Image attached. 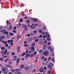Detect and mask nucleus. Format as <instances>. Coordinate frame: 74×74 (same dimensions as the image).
Returning <instances> with one entry per match:
<instances>
[{
	"label": "nucleus",
	"mask_w": 74,
	"mask_h": 74,
	"mask_svg": "<svg viewBox=\"0 0 74 74\" xmlns=\"http://www.w3.org/2000/svg\"><path fill=\"white\" fill-rule=\"evenodd\" d=\"M47 41H50V39L48 38L47 39Z\"/></svg>",
	"instance_id": "59"
},
{
	"label": "nucleus",
	"mask_w": 74,
	"mask_h": 74,
	"mask_svg": "<svg viewBox=\"0 0 74 74\" xmlns=\"http://www.w3.org/2000/svg\"><path fill=\"white\" fill-rule=\"evenodd\" d=\"M10 47L11 46H10V45H9L8 46V48L9 49H11V48H10Z\"/></svg>",
	"instance_id": "49"
},
{
	"label": "nucleus",
	"mask_w": 74,
	"mask_h": 74,
	"mask_svg": "<svg viewBox=\"0 0 74 74\" xmlns=\"http://www.w3.org/2000/svg\"><path fill=\"white\" fill-rule=\"evenodd\" d=\"M44 71V69H43V68H40V72H42Z\"/></svg>",
	"instance_id": "9"
},
{
	"label": "nucleus",
	"mask_w": 74,
	"mask_h": 74,
	"mask_svg": "<svg viewBox=\"0 0 74 74\" xmlns=\"http://www.w3.org/2000/svg\"><path fill=\"white\" fill-rule=\"evenodd\" d=\"M13 32L14 33H16V31H15V30H14L13 31Z\"/></svg>",
	"instance_id": "43"
},
{
	"label": "nucleus",
	"mask_w": 74,
	"mask_h": 74,
	"mask_svg": "<svg viewBox=\"0 0 74 74\" xmlns=\"http://www.w3.org/2000/svg\"><path fill=\"white\" fill-rule=\"evenodd\" d=\"M20 67L23 69L24 68V65L23 64L21 65L20 66Z\"/></svg>",
	"instance_id": "15"
},
{
	"label": "nucleus",
	"mask_w": 74,
	"mask_h": 74,
	"mask_svg": "<svg viewBox=\"0 0 74 74\" xmlns=\"http://www.w3.org/2000/svg\"><path fill=\"white\" fill-rule=\"evenodd\" d=\"M0 60H1V61H3V58H0Z\"/></svg>",
	"instance_id": "30"
},
{
	"label": "nucleus",
	"mask_w": 74,
	"mask_h": 74,
	"mask_svg": "<svg viewBox=\"0 0 74 74\" xmlns=\"http://www.w3.org/2000/svg\"><path fill=\"white\" fill-rule=\"evenodd\" d=\"M48 49H49V50H50L52 52H53V49H52V47L51 46H49L48 47Z\"/></svg>",
	"instance_id": "2"
},
{
	"label": "nucleus",
	"mask_w": 74,
	"mask_h": 74,
	"mask_svg": "<svg viewBox=\"0 0 74 74\" xmlns=\"http://www.w3.org/2000/svg\"><path fill=\"white\" fill-rule=\"evenodd\" d=\"M28 51H29V50H27V51H25L26 53H28Z\"/></svg>",
	"instance_id": "53"
},
{
	"label": "nucleus",
	"mask_w": 74,
	"mask_h": 74,
	"mask_svg": "<svg viewBox=\"0 0 74 74\" xmlns=\"http://www.w3.org/2000/svg\"><path fill=\"white\" fill-rule=\"evenodd\" d=\"M24 46L25 47H29V45L27 44L24 45Z\"/></svg>",
	"instance_id": "17"
},
{
	"label": "nucleus",
	"mask_w": 74,
	"mask_h": 74,
	"mask_svg": "<svg viewBox=\"0 0 74 74\" xmlns=\"http://www.w3.org/2000/svg\"><path fill=\"white\" fill-rule=\"evenodd\" d=\"M47 37H49V34L47 35Z\"/></svg>",
	"instance_id": "55"
},
{
	"label": "nucleus",
	"mask_w": 74,
	"mask_h": 74,
	"mask_svg": "<svg viewBox=\"0 0 74 74\" xmlns=\"http://www.w3.org/2000/svg\"><path fill=\"white\" fill-rule=\"evenodd\" d=\"M48 74L51 73V71H49L48 72Z\"/></svg>",
	"instance_id": "41"
},
{
	"label": "nucleus",
	"mask_w": 74,
	"mask_h": 74,
	"mask_svg": "<svg viewBox=\"0 0 74 74\" xmlns=\"http://www.w3.org/2000/svg\"><path fill=\"white\" fill-rule=\"evenodd\" d=\"M7 57V56H4V58H6Z\"/></svg>",
	"instance_id": "57"
},
{
	"label": "nucleus",
	"mask_w": 74,
	"mask_h": 74,
	"mask_svg": "<svg viewBox=\"0 0 74 74\" xmlns=\"http://www.w3.org/2000/svg\"><path fill=\"white\" fill-rule=\"evenodd\" d=\"M12 28V25H11L10 26V29H11Z\"/></svg>",
	"instance_id": "50"
},
{
	"label": "nucleus",
	"mask_w": 74,
	"mask_h": 74,
	"mask_svg": "<svg viewBox=\"0 0 74 74\" xmlns=\"http://www.w3.org/2000/svg\"><path fill=\"white\" fill-rule=\"evenodd\" d=\"M51 60V57H49L48 58V60Z\"/></svg>",
	"instance_id": "46"
},
{
	"label": "nucleus",
	"mask_w": 74,
	"mask_h": 74,
	"mask_svg": "<svg viewBox=\"0 0 74 74\" xmlns=\"http://www.w3.org/2000/svg\"><path fill=\"white\" fill-rule=\"evenodd\" d=\"M16 71H21L22 69H15Z\"/></svg>",
	"instance_id": "8"
},
{
	"label": "nucleus",
	"mask_w": 74,
	"mask_h": 74,
	"mask_svg": "<svg viewBox=\"0 0 74 74\" xmlns=\"http://www.w3.org/2000/svg\"><path fill=\"white\" fill-rule=\"evenodd\" d=\"M49 65L51 67H53V63H51L49 64Z\"/></svg>",
	"instance_id": "16"
},
{
	"label": "nucleus",
	"mask_w": 74,
	"mask_h": 74,
	"mask_svg": "<svg viewBox=\"0 0 74 74\" xmlns=\"http://www.w3.org/2000/svg\"><path fill=\"white\" fill-rule=\"evenodd\" d=\"M13 43H10V45H13Z\"/></svg>",
	"instance_id": "63"
},
{
	"label": "nucleus",
	"mask_w": 74,
	"mask_h": 74,
	"mask_svg": "<svg viewBox=\"0 0 74 74\" xmlns=\"http://www.w3.org/2000/svg\"><path fill=\"white\" fill-rule=\"evenodd\" d=\"M51 66H50V65L49 64V65H48L47 66V67L48 68H50V67H51Z\"/></svg>",
	"instance_id": "39"
},
{
	"label": "nucleus",
	"mask_w": 74,
	"mask_h": 74,
	"mask_svg": "<svg viewBox=\"0 0 74 74\" xmlns=\"http://www.w3.org/2000/svg\"><path fill=\"white\" fill-rule=\"evenodd\" d=\"M29 56H30V54H27L26 56V58H27V57H29Z\"/></svg>",
	"instance_id": "21"
},
{
	"label": "nucleus",
	"mask_w": 74,
	"mask_h": 74,
	"mask_svg": "<svg viewBox=\"0 0 74 74\" xmlns=\"http://www.w3.org/2000/svg\"><path fill=\"white\" fill-rule=\"evenodd\" d=\"M7 50H5L4 52V54L5 55H6L7 53Z\"/></svg>",
	"instance_id": "22"
},
{
	"label": "nucleus",
	"mask_w": 74,
	"mask_h": 74,
	"mask_svg": "<svg viewBox=\"0 0 74 74\" xmlns=\"http://www.w3.org/2000/svg\"><path fill=\"white\" fill-rule=\"evenodd\" d=\"M9 34L10 36H12L14 35V34L12 33H10Z\"/></svg>",
	"instance_id": "25"
},
{
	"label": "nucleus",
	"mask_w": 74,
	"mask_h": 74,
	"mask_svg": "<svg viewBox=\"0 0 74 74\" xmlns=\"http://www.w3.org/2000/svg\"><path fill=\"white\" fill-rule=\"evenodd\" d=\"M25 30H27V27H25Z\"/></svg>",
	"instance_id": "51"
},
{
	"label": "nucleus",
	"mask_w": 74,
	"mask_h": 74,
	"mask_svg": "<svg viewBox=\"0 0 74 74\" xmlns=\"http://www.w3.org/2000/svg\"><path fill=\"white\" fill-rule=\"evenodd\" d=\"M26 22L27 23V24H29V23H30V20H27L26 21Z\"/></svg>",
	"instance_id": "10"
},
{
	"label": "nucleus",
	"mask_w": 74,
	"mask_h": 74,
	"mask_svg": "<svg viewBox=\"0 0 74 74\" xmlns=\"http://www.w3.org/2000/svg\"><path fill=\"white\" fill-rule=\"evenodd\" d=\"M20 37V36H19V35H18L17 36V41H18L19 40V37Z\"/></svg>",
	"instance_id": "13"
},
{
	"label": "nucleus",
	"mask_w": 74,
	"mask_h": 74,
	"mask_svg": "<svg viewBox=\"0 0 74 74\" xmlns=\"http://www.w3.org/2000/svg\"><path fill=\"white\" fill-rule=\"evenodd\" d=\"M6 70H7V69L5 67H3L2 68V71H5Z\"/></svg>",
	"instance_id": "5"
},
{
	"label": "nucleus",
	"mask_w": 74,
	"mask_h": 74,
	"mask_svg": "<svg viewBox=\"0 0 74 74\" xmlns=\"http://www.w3.org/2000/svg\"><path fill=\"white\" fill-rule=\"evenodd\" d=\"M38 51L39 52V53H41V52H42V50H38Z\"/></svg>",
	"instance_id": "26"
},
{
	"label": "nucleus",
	"mask_w": 74,
	"mask_h": 74,
	"mask_svg": "<svg viewBox=\"0 0 74 74\" xmlns=\"http://www.w3.org/2000/svg\"><path fill=\"white\" fill-rule=\"evenodd\" d=\"M34 55H33V54H31L30 55V57H31V58H32V56H34Z\"/></svg>",
	"instance_id": "35"
},
{
	"label": "nucleus",
	"mask_w": 74,
	"mask_h": 74,
	"mask_svg": "<svg viewBox=\"0 0 74 74\" xmlns=\"http://www.w3.org/2000/svg\"><path fill=\"white\" fill-rule=\"evenodd\" d=\"M43 55L45 56H47L48 55V52L47 51H45L43 53Z\"/></svg>",
	"instance_id": "1"
},
{
	"label": "nucleus",
	"mask_w": 74,
	"mask_h": 74,
	"mask_svg": "<svg viewBox=\"0 0 74 74\" xmlns=\"http://www.w3.org/2000/svg\"><path fill=\"white\" fill-rule=\"evenodd\" d=\"M5 65L6 67H11V66L8 64H6Z\"/></svg>",
	"instance_id": "12"
},
{
	"label": "nucleus",
	"mask_w": 74,
	"mask_h": 74,
	"mask_svg": "<svg viewBox=\"0 0 74 74\" xmlns=\"http://www.w3.org/2000/svg\"><path fill=\"white\" fill-rule=\"evenodd\" d=\"M24 34H25V31H23L22 33V35H23Z\"/></svg>",
	"instance_id": "45"
},
{
	"label": "nucleus",
	"mask_w": 74,
	"mask_h": 74,
	"mask_svg": "<svg viewBox=\"0 0 74 74\" xmlns=\"http://www.w3.org/2000/svg\"><path fill=\"white\" fill-rule=\"evenodd\" d=\"M26 55V53H24L22 54L21 56H24V55Z\"/></svg>",
	"instance_id": "27"
},
{
	"label": "nucleus",
	"mask_w": 74,
	"mask_h": 74,
	"mask_svg": "<svg viewBox=\"0 0 74 74\" xmlns=\"http://www.w3.org/2000/svg\"><path fill=\"white\" fill-rule=\"evenodd\" d=\"M5 47H8V44H6L5 45Z\"/></svg>",
	"instance_id": "38"
},
{
	"label": "nucleus",
	"mask_w": 74,
	"mask_h": 74,
	"mask_svg": "<svg viewBox=\"0 0 74 74\" xmlns=\"http://www.w3.org/2000/svg\"><path fill=\"white\" fill-rule=\"evenodd\" d=\"M38 39H36L35 40V41H36V42H38Z\"/></svg>",
	"instance_id": "42"
},
{
	"label": "nucleus",
	"mask_w": 74,
	"mask_h": 74,
	"mask_svg": "<svg viewBox=\"0 0 74 74\" xmlns=\"http://www.w3.org/2000/svg\"><path fill=\"white\" fill-rule=\"evenodd\" d=\"M11 71H12V72H15V70H14V69H12L11 70Z\"/></svg>",
	"instance_id": "36"
},
{
	"label": "nucleus",
	"mask_w": 74,
	"mask_h": 74,
	"mask_svg": "<svg viewBox=\"0 0 74 74\" xmlns=\"http://www.w3.org/2000/svg\"><path fill=\"white\" fill-rule=\"evenodd\" d=\"M14 59L12 60V61H15L16 60V56H14Z\"/></svg>",
	"instance_id": "4"
},
{
	"label": "nucleus",
	"mask_w": 74,
	"mask_h": 74,
	"mask_svg": "<svg viewBox=\"0 0 74 74\" xmlns=\"http://www.w3.org/2000/svg\"><path fill=\"white\" fill-rule=\"evenodd\" d=\"M39 33H42V30H39Z\"/></svg>",
	"instance_id": "40"
},
{
	"label": "nucleus",
	"mask_w": 74,
	"mask_h": 74,
	"mask_svg": "<svg viewBox=\"0 0 74 74\" xmlns=\"http://www.w3.org/2000/svg\"><path fill=\"white\" fill-rule=\"evenodd\" d=\"M45 37H46V35H44V36H43V38H45Z\"/></svg>",
	"instance_id": "58"
},
{
	"label": "nucleus",
	"mask_w": 74,
	"mask_h": 74,
	"mask_svg": "<svg viewBox=\"0 0 74 74\" xmlns=\"http://www.w3.org/2000/svg\"><path fill=\"white\" fill-rule=\"evenodd\" d=\"M1 39H2V40L4 39V38H5V35H4L3 36L1 37Z\"/></svg>",
	"instance_id": "14"
},
{
	"label": "nucleus",
	"mask_w": 74,
	"mask_h": 74,
	"mask_svg": "<svg viewBox=\"0 0 74 74\" xmlns=\"http://www.w3.org/2000/svg\"><path fill=\"white\" fill-rule=\"evenodd\" d=\"M14 29H16V27H14Z\"/></svg>",
	"instance_id": "61"
},
{
	"label": "nucleus",
	"mask_w": 74,
	"mask_h": 74,
	"mask_svg": "<svg viewBox=\"0 0 74 74\" xmlns=\"http://www.w3.org/2000/svg\"><path fill=\"white\" fill-rule=\"evenodd\" d=\"M20 22H23V19H22L21 18L20 20Z\"/></svg>",
	"instance_id": "44"
},
{
	"label": "nucleus",
	"mask_w": 74,
	"mask_h": 74,
	"mask_svg": "<svg viewBox=\"0 0 74 74\" xmlns=\"http://www.w3.org/2000/svg\"><path fill=\"white\" fill-rule=\"evenodd\" d=\"M35 44H36V42H35L34 43H33L31 45V46H35Z\"/></svg>",
	"instance_id": "20"
},
{
	"label": "nucleus",
	"mask_w": 74,
	"mask_h": 74,
	"mask_svg": "<svg viewBox=\"0 0 74 74\" xmlns=\"http://www.w3.org/2000/svg\"><path fill=\"white\" fill-rule=\"evenodd\" d=\"M37 19H34L33 20V22H37Z\"/></svg>",
	"instance_id": "24"
},
{
	"label": "nucleus",
	"mask_w": 74,
	"mask_h": 74,
	"mask_svg": "<svg viewBox=\"0 0 74 74\" xmlns=\"http://www.w3.org/2000/svg\"><path fill=\"white\" fill-rule=\"evenodd\" d=\"M47 58L45 59H44L45 61H47Z\"/></svg>",
	"instance_id": "62"
},
{
	"label": "nucleus",
	"mask_w": 74,
	"mask_h": 74,
	"mask_svg": "<svg viewBox=\"0 0 74 74\" xmlns=\"http://www.w3.org/2000/svg\"><path fill=\"white\" fill-rule=\"evenodd\" d=\"M12 53V55H15V53L12 52V53Z\"/></svg>",
	"instance_id": "37"
},
{
	"label": "nucleus",
	"mask_w": 74,
	"mask_h": 74,
	"mask_svg": "<svg viewBox=\"0 0 74 74\" xmlns=\"http://www.w3.org/2000/svg\"><path fill=\"white\" fill-rule=\"evenodd\" d=\"M8 43L9 44H10V42H11V40H8Z\"/></svg>",
	"instance_id": "33"
},
{
	"label": "nucleus",
	"mask_w": 74,
	"mask_h": 74,
	"mask_svg": "<svg viewBox=\"0 0 74 74\" xmlns=\"http://www.w3.org/2000/svg\"><path fill=\"white\" fill-rule=\"evenodd\" d=\"M1 41H2V43H4V42H5L4 41L2 40Z\"/></svg>",
	"instance_id": "64"
},
{
	"label": "nucleus",
	"mask_w": 74,
	"mask_h": 74,
	"mask_svg": "<svg viewBox=\"0 0 74 74\" xmlns=\"http://www.w3.org/2000/svg\"><path fill=\"white\" fill-rule=\"evenodd\" d=\"M39 37H40V38H41V37H42V35H40L39 36Z\"/></svg>",
	"instance_id": "48"
},
{
	"label": "nucleus",
	"mask_w": 74,
	"mask_h": 74,
	"mask_svg": "<svg viewBox=\"0 0 74 74\" xmlns=\"http://www.w3.org/2000/svg\"><path fill=\"white\" fill-rule=\"evenodd\" d=\"M16 26H17V27H20V26H20L19 25V24H18Z\"/></svg>",
	"instance_id": "34"
},
{
	"label": "nucleus",
	"mask_w": 74,
	"mask_h": 74,
	"mask_svg": "<svg viewBox=\"0 0 74 74\" xmlns=\"http://www.w3.org/2000/svg\"><path fill=\"white\" fill-rule=\"evenodd\" d=\"M24 69L25 70H29V67L25 66Z\"/></svg>",
	"instance_id": "11"
},
{
	"label": "nucleus",
	"mask_w": 74,
	"mask_h": 74,
	"mask_svg": "<svg viewBox=\"0 0 74 74\" xmlns=\"http://www.w3.org/2000/svg\"><path fill=\"white\" fill-rule=\"evenodd\" d=\"M15 74H22L20 72L16 71L15 72Z\"/></svg>",
	"instance_id": "6"
},
{
	"label": "nucleus",
	"mask_w": 74,
	"mask_h": 74,
	"mask_svg": "<svg viewBox=\"0 0 74 74\" xmlns=\"http://www.w3.org/2000/svg\"><path fill=\"white\" fill-rule=\"evenodd\" d=\"M31 49L32 50V52H34V50H35L34 47H31Z\"/></svg>",
	"instance_id": "3"
},
{
	"label": "nucleus",
	"mask_w": 74,
	"mask_h": 74,
	"mask_svg": "<svg viewBox=\"0 0 74 74\" xmlns=\"http://www.w3.org/2000/svg\"><path fill=\"white\" fill-rule=\"evenodd\" d=\"M7 37H8V38H9V37H10V36H9V35H7Z\"/></svg>",
	"instance_id": "56"
},
{
	"label": "nucleus",
	"mask_w": 74,
	"mask_h": 74,
	"mask_svg": "<svg viewBox=\"0 0 74 74\" xmlns=\"http://www.w3.org/2000/svg\"><path fill=\"white\" fill-rule=\"evenodd\" d=\"M12 63V62H11V61H10L9 62V64H11Z\"/></svg>",
	"instance_id": "52"
},
{
	"label": "nucleus",
	"mask_w": 74,
	"mask_h": 74,
	"mask_svg": "<svg viewBox=\"0 0 74 74\" xmlns=\"http://www.w3.org/2000/svg\"><path fill=\"white\" fill-rule=\"evenodd\" d=\"M34 55H36V54H37V52H34Z\"/></svg>",
	"instance_id": "60"
},
{
	"label": "nucleus",
	"mask_w": 74,
	"mask_h": 74,
	"mask_svg": "<svg viewBox=\"0 0 74 74\" xmlns=\"http://www.w3.org/2000/svg\"><path fill=\"white\" fill-rule=\"evenodd\" d=\"M1 50H4V49H5V47H2L1 48Z\"/></svg>",
	"instance_id": "28"
},
{
	"label": "nucleus",
	"mask_w": 74,
	"mask_h": 74,
	"mask_svg": "<svg viewBox=\"0 0 74 74\" xmlns=\"http://www.w3.org/2000/svg\"><path fill=\"white\" fill-rule=\"evenodd\" d=\"M30 34H28L27 35V36L29 37H30Z\"/></svg>",
	"instance_id": "54"
},
{
	"label": "nucleus",
	"mask_w": 74,
	"mask_h": 74,
	"mask_svg": "<svg viewBox=\"0 0 74 74\" xmlns=\"http://www.w3.org/2000/svg\"><path fill=\"white\" fill-rule=\"evenodd\" d=\"M52 61H53V62H55V59L54 58H52Z\"/></svg>",
	"instance_id": "31"
},
{
	"label": "nucleus",
	"mask_w": 74,
	"mask_h": 74,
	"mask_svg": "<svg viewBox=\"0 0 74 74\" xmlns=\"http://www.w3.org/2000/svg\"><path fill=\"white\" fill-rule=\"evenodd\" d=\"M34 33H37V31H34Z\"/></svg>",
	"instance_id": "47"
},
{
	"label": "nucleus",
	"mask_w": 74,
	"mask_h": 74,
	"mask_svg": "<svg viewBox=\"0 0 74 74\" xmlns=\"http://www.w3.org/2000/svg\"><path fill=\"white\" fill-rule=\"evenodd\" d=\"M7 43H8V42H7V41H5L4 42V44H7Z\"/></svg>",
	"instance_id": "32"
},
{
	"label": "nucleus",
	"mask_w": 74,
	"mask_h": 74,
	"mask_svg": "<svg viewBox=\"0 0 74 74\" xmlns=\"http://www.w3.org/2000/svg\"><path fill=\"white\" fill-rule=\"evenodd\" d=\"M22 27H27V26H26V25H25V24H23L22 25Z\"/></svg>",
	"instance_id": "18"
},
{
	"label": "nucleus",
	"mask_w": 74,
	"mask_h": 74,
	"mask_svg": "<svg viewBox=\"0 0 74 74\" xmlns=\"http://www.w3.org/2000/svg\"><path fill=\"white\" fill-rule=\"evenodd\" d=\"M16 62L17 63H19V62H20L19 61V59L17 58L16 60Z\"/></svg>",
	"instance_id": "23"
},
{
	"label": "nucleus",
	"mask_w": 74,
	"mask_h": 74,
	"mask_svg": "<svg viewBox=\"0 0 74 74\" xmlns=\"http://www.w3.org/2000/svg\"><path fill=\"white\" fill-rule=\"evenodd\" d=\"M20 52V47H18L17 48V53H19Z\"/></svg>",
	"instance_id": "7"
},
{
	"label": "nucleus",
	"mask_w": 74,
	"mask_h": 74,
	"mask_svg": "<svg viewBox=\"0 0 74 74\" xmlns=\"http://www.w3.org/2000/svg\"><path fill=\"white\" fill-rule=\"evenodd\" d=\"M4 51H1V53L2 54V55H3V54H4Z\"/></svg>",
	"instance_id": "29"
},
{
	"label": "nucleus",
	"mask_w": 74,
	"mask_h": 74,
	"mask_svg": "<svg viewBox=\"0 0 74 74\" xmlns=\"http://www.w3.org/2000/svg\"><path fill=\"white\" fill-rule=\"evenodd\" d=\"M8 34V32H3V34Z\"/></svg>",
	"instance_id": "19"
}]
</instances>
